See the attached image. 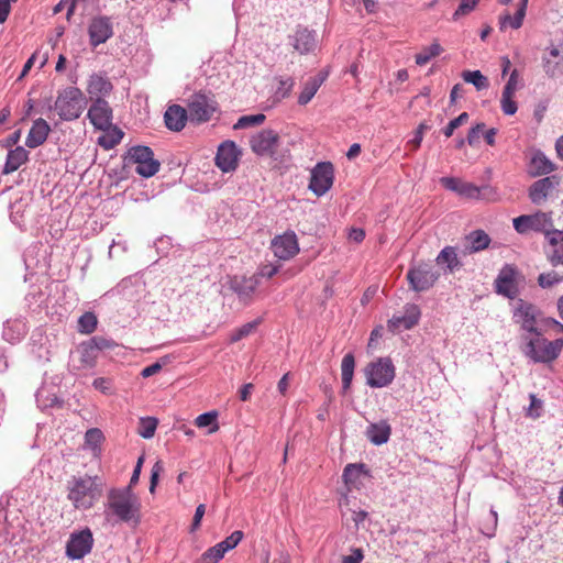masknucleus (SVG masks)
Instances as JSON below:
<instances>
[{
  "label": "nucleus",
  "mask_w": 563,
  "mask_h": 563,
  "mask_svg": "<svg viewBox=\"0 0 563 563\" xmlns=\"http://www.w3.org/2000/svg\"><path fill=\"white\" fill-rule=\"evenodd\" d=\"M439 278L433 267L429 264H419L411 267L407 273V280L410 288L417 292L430 289Z\"/></svg>",
  "instance_id": "11"
},
{
  "label": "nucleus",
  "mask_w": 563,
  "mask_h": 563,
  "mask_svg": "<svg viewBox=\"0 0 563 563\" xmlns=\"http://www.w3.org/2000/svg\"><path fill=\"white\" fill-rule=\"evenodd\" d=\"M503 4H508L512 0H499ZM528 7V0H518L516 3V10L514 15L509 12H506L499 16V29L504 31L507 26H510L514 30L519 29L522 25L523 19L526 16V11Z\"/></svg>",
  "instance_id": "26"
},
{
  "label": "nucleus",
  "mask_w": 563,
  "mask_h": 563,
  "mask_svg": "<svg viewBox=\"0 0 563 563\" xmlns=\"http://www.w3.org/2000/svg\"><path fill=\"white\" fill-rule=\"evenodd\" d=\"M103 440L104 435L98 428L88 429L85 433V445L93 452L100 451Z\"/></svg>",
  "instance_id": "43"
},
{
  "label": "nucleus",
  "mask_w": 563,
  "mask_h": 563,
  "mask_svg": "<svg viewBox=\"0 0 563 563\" xmlns=\"http://www.w3.org/2000/svg\"><path fill=\"white\" fill-rule=\"evenodd\" d=\"M123 137V132L114 126L110 133L99 136L98 144L106 150L113 148Z\"/></svg>",
  "instance_id": "47"
},
{
  "label": "nucleus",
  "mask_w": 563,
  "mask_h": 563,
  "mask_svg": "<svg viewBox=\"0 0 563 563\" xmlns=\"http://www.w3.org/2000/svg\"><path fill=\"white\" fill-rule=\"evenodd\" d=\"M187 120H189L187 110L179 104L169 106L164 114L166 128L174 132L181 131Z\"/></svg>",
  "instance_id": "28"
},
{
  "label": "nucleus",
  "mask_w": 563,
  "mask_h": 563,
  "mask_svg": "<svg viewBox=\"0 0 563 563\" xmlns=\"http://www.w3.org/2000/svg\"><path fill=\"white\" fill-rule=\"evenodd\" d=\"M421 311L419 306L408 303L405 306V313L402 316H394L388 321V328L393 331L404 328L406 330L412 329L420 320Z\"/></svg>",
  "instance_id": "24"
},
{
  "label": "nucleus",
  "mask_w": 563,
  "mask_h": 563,
  "mask_svg": "<svg viewBox=\"0 0 563 563\" xmlns=\"http://www.w3.org/2000/svg\"><path fill=\"white\" fill-rule=\"evenodd\" d=\"M278 145L279 135L272 129L262 130L250 139V146L258 156L273 157L276 154Z\"/></svg>",
  "instance_id": "13"
},
{
  "label": "nucleus",
  "mask_w": 563,
  "mask_h": 563,
  "mask_svg": "<svg viewBox=\"0 0 563 563\" xmlns=\"http://www.w3.org/2000/svg\"><path fill=\"white\" fill-rule=\"evenodd\" d=\"M26 323L22 318L9 319L3 325V338L10 342H19L26 334Z\"/></svg>",
  "instance_id": "33"
},
{
  "label": "nucleus",
  "mask_w": 563,
  "mask_h": 563,
  "mask_svg": "<svg viewBox=\"0 0 563 563\" xmlns=\"http://www.w3.org/2000/svg\"><path fill=\"white\" fill-rule=\"evenodd\" d=\"M368 471L366 470L365 464L363 463H354L347 464L343 470V481L345 484L355 485L362 475H367Z\"/></svg>",
  "instance_id": "39"
},
{
  "label": "nucleus",
  "mask_w": 563,
  "mask_h": 563,
  "mask_svg": "<svg viewBox=\"0 0 563 563\" xmlns=\"http://www.w3.org/2000/svg\"><path fill=\"white\" fill-rule=\"evenodd\" d=\"M164 471L162 461H156L151 471L150 492L154 493L158 483L159 474Z\"/></svg>",
  "instance_id": "58"
},
{
  "label": "nucleus",
  "mask_w": 563,
  "mask_h": 563,
  "mask_svg": "<svg viewBox=\"0 0 563 563\" xmlns=\"http://www.w3.org/2000/svg\"><path fill=\"white\" fill-rule=\"evenodd\" d=\"M484 129H485L484 123H477L476 125L471 128V130L468 131V134H467V139H466L467 143L471 146L478 142L481 134L484 132Z\"/></svg>",
  "instance_id": "60"
},
{
  "label": "nucleus",
  "mask_w": 563,
  "mask_h": 563,
  "mask_svg": "<svg viewBox=\"0 0 563 563\" xmlns=\"http://www.w3.org/2000/svg\"><path fill=\"white\" fill-rule=\"evenodd\" d=\"M93 545V537L89 529L70 534L66 544V554L73 560H80L88 554Z\"/></svg>",
  "instance_id": "17"
},
{
  "label": "nucleus",
  "mask_w": 563,
  "mask_h": 563,
  "mask_svg": "<svg viewBox=\"0 0 563 563\" xmlns=\"http://www.w3.org/2000/svg\"><path fill=\"white\" fill-rule=\"evenodd\" d=\"M128 164H136L135 172L145 178L154 176L161 167V163L154 158V152L145 145L132 146L125 157Z\"/></svg>",
  "instance_id": "5"
},
{
  "label": "nucleus",
  "mask_w": 563,
  "mask_h": 563,
  "mask_svg": "<svg viewBox=\"0 0 563 563\" xmlns=\"http://www.w3.org/2000/svg\"><path fill=\"white\" fill-rule=\"evenodd\" d=\"M261 322H262V319H255L251 322L244 323L243 325H241L238 329H234L231 332L230 342L235 343V342H239L240 340L249 336L251 333H253L256 330V328L260 325Z\"/></svg>",
  "instance_id": "42"
},
{
  "label": "nucleus",
  "mask_w": 563,
  "mask_h": 563,
  "mask_svg": "<svg viewBox=\"0 0 563 563\" xmlns=\"http://www.w3.org/2000/svg\"><path fill=\"white\" fill-rule=\"evenodd\" d=\"M98 352L88 341L80 343L76 350V356L71 358V368L74 371L90 369L96 366Z\"/></svg>",
  "instance_id": "23"
},
{
  "label": "nucleus",
  "mask_w": 563,
  "mask_h": 563,
  "mask_svg": "<svg viewBox=\"0 0 563 563\" xmlns=\"http://www.w3.org/2000/svg\"><path fill=\"white\" fill-rule=\"evenodd\" d=\"M242 539H243V532L240 530H235L220 543L222 544L224 550L228 552V551L234 549L241 542Z\"/></svg>",
  "instance_id": "56"
},
{
  "label": "nucleus",
  "mask_w": 563,
  "mask_h": 563,
  "mask_svg": "<svg viewBox=\"0 0 563 563\" xmlns=\"http://www.w3.org/2000/svg\"><path fill=\"white\" fill-rule=\"evenodd\" d=\"M555 169V164L550 158H548L542 151H533L528 165V173L530 176L538 177L548 175Z\"/></svg>",
  "instance_id": "27"
},
{
  "label": "nucleus",
  "mask_w": 563,
  "mask_h": 563,
  "mask_svg": "<svg viewBox=\"0 0 563 563\" xmlns=\"http://www.w3.org/2000/svg\"><path fill=\"white\" fill-rule=\"evenodd\" d=\"M90 123L98 130H109L112 126V109L104 98H96L87 113Z\"/></svg>",
  "instance_id": "16"
},
{
  "label": "nucleus",
  "mask_w": 563,
  "mask_h": 563,
  "mask_svg": "<svg viewBox=\"0 0 563 563\" xmlns=\"http://www.w3.org/2000/svg\"><path fill=\"white\" fill-rule=\"evenodd\" d=\"M158 420L154 417H142L139 422L137 433L144 439L154 437Z\"/></svg>",
  "instance_id": "44"
},
{
  "label": "nucleus",
  "mask_w": 563,
  "mask_h": 563,
  "mask_svg": "<svg viewBox=\"0 0 563 563\" xmlns=\"http://www.w3.org/2000/svg\"><path fill=\"white\" fill-rule=\"evenodd\" d=\"M112 89L113 86L108 78L97 74L90 76L87 86V92L91 100L108 96Z\"/></svg>",
  "instance_id": "32"
},
{
  "label": "nucleus",
  "mask_w": 563,
  "mask_h": 563,
  "mask_svg": "<svg viewBox=\"0 0 563 563\" xmlns=\"http://www.w3.org/2000/svg\"><path fill=\"white\" fill-rule=\"evenodd\" d=\"M98 324L97 317L93 312H85L78 319V332L82 334L92 333Z\"/></svg>",
  "instance_id": "45"
},
{
  "label": "nucleus",
  "mask_w": 563,
  "mask_h": 563,
  "mask_svg": "<svg viewBox=\"0 0 563 563\" xmlns=\"http://www.w3.org/2000/svg\"><path fill=\"white\" fill-rule=\"evenodd\" d=\"M274 255L283 261L292 258L299 252L297 235L292 231L285 232L272 240Z\"/></svg>",
  "instance_id": "18"
},
{
  "label": "nucleus",
  "mask_w": 563,
  "mask_h": 563,
  "mask_svg": "<svg viewBox=\"0 0 563 563\" xmlns=\"http://www.w3.org/2000/svg\"><path fill=\"white\" fill-rule=\"evenodd\" d=\"M65 8H67V20H70L71 15L75 12L76 3L75 0H60L54 8L53 13L57 14L62 12Z\"/></svg>",
  "instance_id": "57"
},
{
  "label": "nucleus",
  "mask_w": 563,
  "mask_h": 563,
  "mask_svg": "<svg viewBox=\"0 0 563 563\" xmlns=\"http://www.w3.org/2000/svg\"><path fill=\"white\" fill-rule=\"evenodd\" d=\"M86 103L82 91L70 86L58 91L54 108L60 120L74 121L81 115Z\"/></svg>",
  "instance_id": "4"
},
{
  "label": "nucleus",
  "mask_w": 563,
  "mask_h": 563,
  "mask_svg": "<svg viewBox=\"0 0 563 563\" xmlns=\"http://www.w3.org/2000/svg\"><path fill=\"white\" fill-rule=\"evenodd\" d=\"M559 184L560 180L556 175L547 176L534 181L529 188V199L533 205L543 203Z\"/></svg>",
  "instance_id": "20"
},
{
  "label": "nucleus",
  "mask_w": 563,
  "mask_h": 563,
  "mask_svg": "<svg viewBox=\"0 0 563 563\" xmlns=\"http://www.w3.org/2000/svg\"><path fill=\"white\" fill-rule=\"evenodd\" d=\"M442 52V46L438 42H433L431 45L423 47L422 51L415 56L416 64L423 66Z\"/></svg>",
  "instance_id": "40"
},
{
  "label": "nucleus",
  "mask_w": 563,
  "mask_h": 563,
  "mask_svg": "<svg viewBox=\"0 0 563 563\" xmlns=\"http://www.w3.org/2000/svg\"><path fill=\"white\" fill-rule=\"evenodd\" d=\"M440 183L445 189L454 191L456 194L460 192L461 186L463 184L462 180L455 177H442L440 179Z\"/></svg>",
  "instance_id": "59"
},
{
  "label": "nucleus",
  "mask_w": 563,
  "mask_h": 563,
  "mask_svg": "<svg viewBox=\"0 0 563 563\" xmlns=\"http://www.w3.org/2000/svg\"><path fill=\"white\" fill-rule=\"evenodd\" d=\"M141 503L139 497L129 487H113L107 494L103 515L112 525L139 523Z\"/></svg>",
  "instance_id": "1"
},
{
  "label": "nucleus",
  "mask_w": 563,
  "mask_h": 563,
  "mask_svg": "<svg viewBox=\"0 0 563 563\" xmlns=\"http://www.w3.org/2000/svg\"><path fill=\"white\" fill-rule=\"evenodd\" d=\"M225 553L227 551L219 542L203 552L197 563H218Z\"/></svg>",
  "instance_id": "46"
},
{
  "label": "nucleus",
  "mask_w": 563,
  "mask_h": 563,
  "mask_svg": "<svg viewBox=\"0 0 563 563\" xmlns=\"http://www.w3.org/2000/svg\"><path fill=\"white\" fill-rule=\"evenodd\" d=\"M29 159V152L22 147L16 146L10 150L7 154V159L2 169V173L8 175L20 168Z\"/></svg>",
  "instance_id": "34"
},
{
  "label": "nucleus",
  "mask_w": 563,
  "mask_h": 563,
  "mask_svg": "<svg viewBox=\"0 0 563 563\" xmlns=\"http://www.w3.org/2000/svg\"><path fill=\"white\" fill-rule=\"evenodd\" d=\"M218 412L217 411H209L199 415L195 423L198 428H206L211 427L209 430V433H213L219 429V426L217 423Z\"/></svg>",
  "instance_id": "48"
},
{
  "label": "nucleus",
  "mask_w": 563,
  "mask_h": 563,
  "mask_svg": "<svg viewBox=\"0 0 563 563\" xmlns=\"http://www.w3.org/2000/svg\"><path fill=\"white\" fill-rule=\"evenodd\" d=\"M538 314L539 309L534 305L521 298L516 300L512 310V318L516 323L520 324L521 329L525 331L523 334L539 330L537 328Z\"/></svg>",
  "instance_id": "12"
},
{
  "label": "nucleus",
  "mask_w": 563,
  "mask_h": 563,
  "mask_svg": "<svg viewBox=\"0 0 563 563\" xmlns=\"http://www.w3.org/2000/svg\"><path fill=\"white\" fill-rule=\"evenodd\" d=\"M500 107L503 112L507 115H514L518 110L517 102L514 100V95L504 92L501 93Z\"/></svg>",
  "instance_id": "52"
},
{
  "label": "nucleus",
  "mask_w": 563,
  "mask_h": 563,
  "mask_svg": "<svg viewBox=\"0 0 563 563\" xmlns=\"http://www.w3.org/2000/svg\"><path fill=\"white\" fill-rule=\"evenodd\" d=\"M521 339L523 341L521 351L533 363H552L559 357L563 349L562 338L549 341L540 330L522 334Z\"/></svg>",
  "instance_id": "2"
},
{
  "label": "nucleus",
  "mask_w": 563,
  "mask_h": 563,
  "mask_svg": "<svg viewBox=\"0 0 563 563\" xmlns=\"http://www.w3.org/2000/svg\"><path fill=\"white\" fill-rule=\"evenodd\" d=\"M89 342L92 344V346L96 349L98 353L103 350L113 349L117 345L113 340L106 339L103 336H93L89 339Z\"/></svg>",
  "instance_id": "55"
},
{
  "label": "nucleus",
  "mask_w": 563,
  "mask_h": 563,
  "mask_svg": "<svg viewBox=\"0 0 563 563\" xmlns=\"http://www.w3.org/2000/svg\"><path fill=\"white\" fill-rule=\"evenodd\" d=\"M459 195L468 199H485L489 201L497 200L496 189L488 185L478 187L472 183L463 181Z\"/></svg>",
  "instance_id": "29"
},
{
  "label": "nucleus",
  "mask_w": 563,
  "mask_h": 563,
  "mask_svg": "<svg viewBox=\"0 0 563 563\" xmlns=\"http://www.w3.org/2000/svg\"><path fill=\"white\" fill-rule=\"evenodd\" d=\"M92 386L103 394H110L112 388V382L106 377H98L93 380Z\"/></svg>",
  "instance_id": "62"
},
{
  "label": "nucleus",
  "mask_w": 563,
  "mask_h": 563,
  "mask_svg": "<svg viewBox=\"0 0 563 563\" xmlns=\"http://www.w3.org/2000/svg\"><path fill=\"white\" fill-rule=\"evenodd\" d=\"M363 552L361 549L353 550L352 554L343 556L342 563H361L363 561Z\"/></svg>",
  "instance_id": "64"
},
{
  "label": "nucleus",
  "mask_w": 563,
  "mask_h": 563,
  "mask_svg": "<svg viewBox=\"0 0 563 563\" xmlns=\"http://www.w3.org/2000/svg\"><path fill=\"white\" fill-rule=\"evenodd\" d=\"M334 167L330 162H320L311 170L309 189L318 197L327 194L333 185Z\"/></svg>",
  "instance_id": "10"
},
{
  "label": "nucleus",
  "mask_w": 563,
  "mask_h": 563,
  "mask_svg": "<svg viewBox=\"0 0 563 563\" xmlns=\"http://www.w3.org/2000/svg\"><path fill=\"white\" fill-rule=\"evenodd\" d=\"M435 262L440 266H445L449 272L459 269L462 264L457 257L455 247L445 246L437 256Z\"/></svg>",
  "instance_id": "36"
},
{
  "label": "nucleus",
  "mask_w": 563,
  "mask_h": 563,
  "mask_svg": "<svg viewBox=\"0 0 563 563\" xmlns=\"http://www.w3.org/2000/svg\"><path fill=\"white\" fill-rule=\"evenodd\" d=\"M325 74H318L317 76L310 77L303 85V88L298 97V103L301 106L307 104L317 93L318 89L325 80Z\"/></svg>",
  "instance_id": "35"
},
{
  "label": "nucleus",
  "mask_w": 563,
  "mask_h": 563,
  "mask_svg": "<svg viewBox=\"0 0 563 563\" xmlns=\"http://www.w3.org/2000/svg\"><path fill=\"white\" fill-rule=\"evenodd\" d=\"M478 0H462L455 12L453 13V19L456 21L461 16L468 14L474 10Z\"/></svg>",
  "instance_id": "54"
},
{
  "label": "nucleus",
  "mask_w": 563,
  "mask_h": 563,
  "mask_svg": "<svg viewBox=\"0 0 563 563\" xmlns=\"http://www.w3.org/2000/svg\"><path fill=\"white\" fill-rule=\"evenodd\" d=\"M89 43L92 47L106 43L113 36V23L107 15L93 16L88 25Z\"/></svg>",
  "instance_id": "14"
},
{
  "label": "nucleus",
  "mask_w": 563,
  "mask_h": 563,
  "mask_svg": "<svg viewBox=\"0 0 563 563\" xmlns=\"http://www.w3.org/2000/svg\"><path fill=\"white\" fill-rule=\"evenodd\" d=\"M166 364V361L165 358L162 360V362H155L146 367H144L141 372V376L143 378H148L153 375H155L156 373H158L162 368H163V365Z\"/></svg>",
  "instance_id": "61"
},
{
  "label": "nucleus",
  "mask_w": 563,
  "mask_h": 563,
  "mask_svg": "<svg viewBox=\"0 0 563 563\" xmlns=\"http://www.w3.org/2000/svg\"><path fill=\"white\" fill-rule=\"evenodd\" d=\"M51 126L48 125V123L42 118L36 119L33 122L31 130L29 131V134L25 140V145L30 148H35L42 145L46 141Z\"/></svg>",
  "instance_id": "31"
},
{
  "label": "nucleus",
  "mask_w": 563,
  "mask_h": 563,
  "mask_svg": "<svg viewBox=\"0 0 563 563\" xmlns=\"http://www.w3.org/2000/svg\"><path fill=\"white\" fill-rule=\"evenodd\" d=\"M396 375L395 366L389 357H380L371 362L365 368L366 384L372 388H383L391 384Z\"/></svg>",
  "instance_id": "7"
},
{
  "label": "nucleus",
  "mask_w": 563,
  "mask_h": 563,
  "mask_svg": "<svg viewBox=\"0 0 563 563\" xmlns=\"http://www.w3.org/2000/svg\"><path fill=\"white\" fill-rule=\"evenodd\" d=\"M464 81L474 85L477 90L487 89L489 86L487 77H485L479 70H464L462 73Z\"/></svg>",
  "instance_id": "41"
},
{
  "label": "nucleus",
  "mask_w": 563,
  "mask_h": 563,
  "mask_svg": "<svg viewBox=\"0 0 563 563\" xmlns=\"http://www.w3.org/2000/svg\"><path fill=\"white\" fill-rule=\"evenodd\" d=\"M277 80H278V87L275 90V98L277 100H283V99L289 97V95L294 88L295 80L291 77H286V78L279 77Z\"/></svg>",
  "instance_id": "49"
},
{
  "label": "nucleus",
  "mask_w": 563,
  "mask_h": 563,
  "mask_svg": "<svg viewBox=\"0 0 563 563\" xmlns=\"http://www.w3.org/2000/svg\"><path fill=\"white\" fill-rule=\"evenodd\" d=\"M467 120H468V113L467 112H462L459 117H456L455 119H453V120H451L449 122V124L443 130V134L446 137L452 136L454 130H456L462 124L466 123Z\"/></svg>",
  "instance_id": "53"
},
{
  "label": "nucleus",
  "mask_w": 563,
  "mask_h": 563,
  "mask_svg": "<svg viewBox=\"0 0 563 563\" xmlns=\"http://www.w3.org/2000/svg\"><path fill=\"white\" fill-rule=\"evenodd\" d=\"M542 66L545 75L556 78L563 75V53L555 46L545 49L542 56Z\"/></svg>",
  "instance_id": "25"
},
{
  "label": "nucleus",
  "mask_w": 563,
  "mask_h": 563,
  "mask_svg": "<svg viewBox=\"0 0 563 563\" xmlns=\"http://www.w3.org/2000/svg\"><path fill=\"white\" fill-rule=\"evenodd\" d=\"M520 279L521 275L516 266L511 264L504 265L494 282L495 292L510 300L519 299Z\"/></svg>",
  "instance_id": "8"
},
{
  "label": "nucleus",
  "mask_w": 563,
  "mask_h": 563,
  "mask_svg": "<svg viewBox=\"0 0 563 563\" xmlns=\"http://www.w3.org/2000/svg\"><path fill=\"white\" fill-rule=\"evenodd\" d=\"M517 87H518V71H517V69H514L509 76L507 84L505 85V87L503 89V92L509 93V95H515Z\"/></svg>",
  "instance_id": "63"
},
{
  "label": "nucleus",
  "mask_w": 563,
  "mask_h": 563,
  "mask_svg": "<svg viewBox=\"0 0 563 563\" xmlns=\"http://www.w3.org/2000/svg\"><path fill=\"white\" fill-rule=\"evenodd\" d=\"M466 241L468 243L466 251L468 253H476L488 247L490 238L485 231L475 230L466 236Z\"/></svg>",
  "instance_id": "37"
},
{
  "label": "nucleus",
  "mask_w": 563,
  "mask_h": 563,
  "mask_svg": "<svg viewBox=\"0 0 563 563\" xmlns=\"http://www.w3.org/2000/svg\"><path fill=\"white\" fill-rule=\"evenodd\" d=\"M563 280V276L552 271L549 273H542L538 276V285L541 288H550Z\"/></svg>",
  "instance_id": "51"
},
{
  "label": "nucleus",
  "mask_w": 563,
  "mask_h": 563,
  "mask_svg": "<svg viewBox=\"0 0 563 563\" xmlns=\"http://www.w3.org/2000/svg\"><path fill=\"white\" fill-rule=\"evenodd\" d=\"M67 498L73 503L75 508L90 509L95 501L98 500L103 490V484L98 476H73L67 484Z\"/></svg>",
  "instance_id": "3"
},
{
  "label": "nucleus",
  "mask_w": 563,
  "mask_h": 563,
  "mask_svg": "<svg viewBox=\"0 0 563 563\" xmlns=\"http://www.w3.org/2000/svg\"><path fill=\"white\" fill-rule=\"evenodd\" d=\"M260 285L258 276H233L229 280V288L238 296L243 305H250L253 301L256 288Z\"/></svg>",
  "instance_id": "15"
},
{
  "label": "nucleus",
  "mask_w": 563,
  "mask_h": 563,
  "mask_svg": "<svg viewBox=\"0 0 563 563\" xmlns=\"http://www.w3.org/2000/svg\"><path fill=\"white\" fill-rule=\"evenodd\" d=\"M355 367V358L352 353H346L341 363V377L343 393L347 391L351 387Z\"/></svg>",
  "instance_id": "38"
},
{
  "label": "nucleus",
  "mask_w": 563,
  "mask_h": 563,
  "mask_svg": "<svg viewBox=\"0 0 563 563\" xmlns=\"http://www.w3.org/2000/svg\"><path fill=\"white\" fill-rule=\"evenodd\" d=\"M391 434V427L386 420L369 423L365 435L368 441L375 445H382L388 442Z\"/></svg>",
  "instance_id": "30"
},
{
  "label": "nucleus",
  "mask_w": 563,
  "mask_h": 563,
  "mask_svg": "<svg viewBox=\"0 0 563 563\" xmlns=\"http://www.w3.org/2000/svg\"><path fill=\"white\" fill-rule=\"evenodd\" d=\"M544 254L552 266L563 265V231L547 232Z\"/></svg>",
  "instance_id": "21"
},
{
  "label": "nucleus",
  "mask_w": 563,
  "mask_h": 563,
  "mask_svg": "<svg viewBox=\"0 0 563 563\" xmlns=\"http://www.w3.org/2000/svg\"><path fill=\"white\" fill-rule=\"evenodd\" d=\"M186 110L189 121L199 124L211 119L217 110V102L212 97L199 92L191 96Z\"/></svg>",
  "instance_id": "9"
},
{
  "label": "nucleus",
  "mask_w": 563,
  "mask_h": 563,
  "mask_svg": "<svg viewBox=\"0 0 563 563\" xmlns=\"http://www.w3.org/2000/svg\"><path fill=\"white\" fill-rule=\"evenodd\" d=\"M512 225L519 234H528L530 231L543 233L554 230L552 212L538 211L532 214H522L512 220Z\"/></svg>",
  "instance_id": "6"
},
{
  "label": "nucleus",
  "mask_w": 563,
  "mask_h": 563,
  "mask_svg": "<svg viewBox=\"0 0 563 563\" xmlns=\"http://www.w3.org/2000/svg\"><path fill=\"white\" fill-rule=\"evenodd\" d=\"M290 44L301 55L313 53L318 46L317 32L298 25L289 36Z\"/></svg>",
  "instance_id": "19"
},
{
  "label": "nucleus",
  "mask_w": 563,
  "mask_h": 563,
  "mask_svg": "<svg viewBox=\"0 0 563 563\" xmlns=\"http://www.w3.org/2000/svg\"><path fill=\"white\" fill-rule=\"evenodd\" d=\"M239 151L234 142L225 141L216 155V165L224 173L233 172L238 167Z\"/></svg>",
  "instance_id": "22"
},
{
  "label": "nucleus",
  "mask_w": 563,
  "mask_h": 563,
  "mask_svg": "<svg viewBox=\"0 0 563 563\" xmlns=\"http://www.w3.org/2000/svg\"><path fill=\"white\" fill-rule=\"evenodd\" d=\"M266 117L263 113L243 115L234 124V129H246L250 126L260 125L265 121Z\"/></svg>",
  "instance_id": "50"
}]
</instances>
